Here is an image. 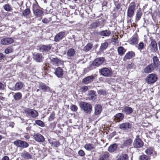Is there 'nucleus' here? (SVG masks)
Wrapping results in <instances>:
<instances>
[{"instance_id": "23", "label": "nucleus", "mask_w": 160, "mask_h": 160, "mask_svg": "<svg viewBox=\"0 0 160 160\" xmlns=\"http://www.w3.org/2000/svg\"><path fill=\"white\" fill-rule=\"evenodd\" d=\"M135 53L132 51L129 52L127 53L124 57L123 60L126 61L128 59H130L134 57L135 56Z\"/></svg>"}, {"instance_id": "35", "label": "nucleus", "mask_w": 160, "mask_h": 160, "mask_svg": "<svg viewBox=\"0 0 160 160\" xmlns=\"http://www.w3.org/2000/svg\"><path fill=\"white\" fill-rule=\"evenodd\" d=\"M142 14V13L140 9L138 10L136 14V20L137 21H139L141 18Z\"/></svg>"}, {"instance_id": "55", "label": "nucleus", "mask_w": 160, "mask_h": 160, "mask_svg": "<svg viewBox=\"0 0 160 160\" xmlns=\"http://www.w3.org/2000/svg\"><path fill=\"white\" fill-rule=\"evenodd\" d=\"M78 154L81 156L83 157L85 155V153L84 151L82 150H79L78 152Z\"/></svg>"}, {"instance_id": "26", "label": "nucleus", "mask_w": 160, "mask_h": 160, "mask_svg": "<svg viewBox=\"0 0 160 160\" xmlns=\"http://www.w3.org/2000/svg\"><path fill=\"white\" fill-rule=\"evenodd\" d=\"M89 98L90 100L94 101L96 99V95L95 92L93 90H91L89 92Z\"/></svg>"}, {"instance_id": "25", "label": "nucleus", "mask_w": 160, "mask_h": 160, "mask_svg": "<svg viewBox=\"0 0 160 160\" xmlns=\"http://www.w3.org/2000/svg\"><path fill=\"white\" fill-rule=\"evenodd\" d=\"M23 84L22 83L20 82H17L14 88H9L12 90H20L22 87Z\"/></svg>"}, {"instance_id": "56", "label": "nucleus", "mask_w": 160, "mask_h": 160, "mask_svg": "<svg viewBox=\"0 0 160 160\" xmlns=\"http://www.w3.org/2000/svg\"><path fill=\"white\" fill-rule=\"evenodd\" d=\"M134 67V65L133 63H131L130 64H128L127 67V68L128 69H131L133 68Z\"/></svg>"}, {"instance_id": "63", "label": "nucleus", "mask_w": 160, "mask_h": 160, "mask_svg": "<svg viewBox=\"0 0 160 160\" xmlns=\"http://www.w3.org/2000/svg\"><path fill=\"white\" fill-rule=\"evenodd\" d=\"M24 137L26 139H29L30 138V136L27 134H26L24 135Z\"/></svg>"}, {"instance_id": "45", "label": "nucleus", "mask_w": 160, "mask_h": 160, "mask_svg": "<svg viewBox=\"0 0 160 160\" xmlns=\"http://www.w3.org/2000/svg\"><path fill=\"white\" fill-rule=\"evenodd\" d=\"M144 47V43L143 42H140L138 44V49L139 50H141L143 49Z\"/></svg>"}, {"instance_id": "18", "label": "nucleus", "mask_w": 160, "mask_h": 160, "mask_svg": "<svg viewBox=\"0 0 160 160\" xmlns=\"http://www.w3.org/2000/svg\"><path fill=\"white\" fill-rule=\"evenodd\" d=\"M54 74L58 78H62L63 74V70L61 68L58 67L55 69Z\"/></svg>"}, {"instance_id": "44", "label": "nucleus", "mask_w": 160, "mask_h": 160, "mask_svg": "<svg viewBox=\"0 0 160 160\" xmlns=\"http://www.w3.org/2000/svg\"><path fill=\"white\" fill-rule=\"evenodd\" d=\"M108 46V43L107 42H105L104 43H102L100 47V50L101 51H103L107 48Z\"/></svg>"}, {"instance_id": "27", "label": "nucleus", "mask_w": 160, "mask_h": 160, "mask_svg": "<svg viewBox=\"0 0 160 160\" xmlns=\"http://www.w3.org/2000/svg\"><path fill=\"white\" fill-rule=\"evenodd\" d=\"M94 109V113L95 115H98L101 113L102 111V107L100 105H96L95 106Z\"/></svg>"}, {"instance_id": "5", "label": "nucleus", "mask_w": 160, "mask_h": 160, "mask_svg": "<svg viewBox=\"0 0 160 160\" xmlns=\"http://www.w3.org/2000/svg\"><path fill=\"white\" fill-rule=\"evenodd\" d=\"M158 79L157 75L155 74L152 73L149 74L146 77V82L148 84H152L155 82Z\"/></svg>"}, {"instance_id": "38", "label": "nucleus", "mask_w": 160, "mask_h": 160, "mask_svg": "<svg viewBox=\"0 0 160 160\" xmlns=\"http://www.w3.org/2000/svg\"><path fill=\"white\" fill-rule=\"evenodd\" d=\"M22 97V94L21 93L19 92L15 93L14 95V98L16 101L19 100Z\"/></svg>"}, {"instance_id": "29", "label": "nucleus", "mask_w": 160, "mask_h": 160, "mask_svg": "<svg viewBox=\"0 0 160 160\" xmlns=\"http://www.w3.org/2000/svg\"><path fill=\"white\" fill-rule=\"evenodd\" d=\"M133 109L132 108L128 107H125L123 108V111L127 115H129L133 112Z\"/></svg>"}, {"instance_id": "20", "label": "nucleus", "mask_w": 160, "mask_h": 160, "mask_svg": "<svg viewBox=\"0 0 160 160\" xmlns=\"http://www.w3.org/2000/svg\"><path fill=\"white\" fill-rule=\"evenodd\" d=\"M124 117L123 114L121 113H119L114 116V120L116 122H119L122 120Z\"/></svg>"}, {"instance_id": "12", "label": "nucleus", "mask_w": 160, "mask_h": 160, "mask_svg": "<svg viewBox=\"0 0 160 160\" xmlns=\"http://www.w3.org/2000/svg\"><path fill=\"white\" fill-rule=\"evenodd\" d=\"M33 137L34 140L38 142H42L45 140L44 137L39 133L35 134H34Z\"/></svg>"}, {"instance_id": "61", "label": "nucleus", "mask_w": 160, "mask_h": 160, "mask_svg": "<svg viewBox=\"0 0 160 160\" xmlns=\"http://www.w3.org/2000/svg\"><path fill=\"white\" fill-rule=\"evenodd\" d=\"M1 160H9V158L8 156H5L2 158Z\"/></svg>"}, {"instance_id": "64", "label": "nucleus", "mask_w": 160, "mask_h": 160, "mask_svg": "<svg viewBox=\"0 0 160 160\" xmlns=\"http://www.w3.org/2000/svg\"><path fill=\"white\" fill-rule=\"evenodd\" d=\"M3 58V55L2 53H0V60H2Z\"/></svg>"}, {"instance_id": "32", "label": "nucleus", "mask_w": 160, "mask_h": 160, "mask_svg": "<svg viewBox=\"0 0 160 160\" xmlns=\"http://www.w3.org/2000/svg\"><path fill=\"white\" fill-rule=\"evenodd\" d=\"M85 149L88 151H91L95 149V147L93 144L88 143L84 146Z\"/></svg>"}, {"instance_id": "10", "label": "nucleus", "mask_w": 160, "mask_h": 160, "mask_svg": "<svg viewBox=\"0 0 160 160\" xmlns=\"http://www.w3.org/2000/svg\"><path fill=\"white\" fill-rule=\"evenodd\" d=\"M51 62L53 65L56 66H60L63 63V61L57 58H50Z\"/></svg>"}, {"instance_id": "37", "label": "nucleus", "mask_w": 160, "mask_h": 160, "mask_svg": "<svg viewBox=\"0 0 160 160\" xmlns=\"http://www.w3.org/2000/svg\"><path fill=\"white\" fill-rule=\"evenodd\" d=\"M118 50L119 54L120 56L123 55L126 52L125 49L122 47H119Z\"/></svg>"}, {"instance_id": "57", "label": "nucleus", "mask_w": 160, "mask_h": 160, "mask_svg": "<svg viewBox=\"0 0 160 160\" xmlns=\"http://www.w3.org/2000/svg\"><path fill=\"white\" fill-rule=\"evenodd\" d=\"M91 25L92 28H95L98 27H99V25H98L96 22L93 23Z\"/></svg>"}, {"instance_id": "53", "label": "nucleus", "mask_w": 160, "mask_h": 160, "mask_svg": "<svg viewBox=\"0 0 160 160\" xmlns=\"http://www.w3.org/2000/svg\"><path fill=\"white\" fill-rule=\"evenodd\" d=\"M78 107L77 106L75 105H72L71 106V109L72 111L73 112H76L78 110Z\"/></svg>"}, {"instance_id": "54", "label": "nucleus", "mask_w": 160, "mask_h": 160, "mask_svg": "<svg viewBox=\"0 0 160 160\" xmlns=\"http://www.w3.org/2000/svg\"><path fill=\"white\" fill-rule=\"evenodd\" d=\"M55 118V114L54 112H52L50 115L49 118V121H51L53 120Z\"/></svg>"}, {"instance_id": "3", "label": "nucleus", "mask_w": 160, "mask_h": 160, "mask_svg": "<svg viewBox=\"0 0 160 160\" xmlns=\"http://www.w3.org/2000/svg\"><path fill=\"white\" fill-rule=\"evenodd\" d=\"M148 52L150 53H155L158 50L157 44L156 41L151 39V42L148 48Z\"/></svg>"}, {"instance_id": "1", "label": "nucleus", "mask_w": 160, "mask_h": 160, "mask_svg": "<svg viewBox=\"0 0 160 160\" xmlns=\"http://www.w3.org/2000/svg\"><path fill=\"white\" fill-rule=\"evenodd\" d=\"M135 7L136 4L134 2L131 3L128 6L127 11V17L128 18H130V19L127 21V22L128 23H131V19L132 18L134 15Z\"/></svg>"}, {"instance_id": "41", "label": "nucleus", "mask_w": 160, "mask_h": 160, "mask_svg": "<svg viewBox=\"0 0 160 160\" xmlns=\"http://www.w3.org/2000/svg\"><path fill=\"white\" fill-rule=\"evenodd\" d=\"M50 143L54 147H59L60 145L59 142L56 141L54 139L53 140L51 141H50Z\"/></svg>"}, {"instance_id": "48", "label": "nucleus", "mask_w": 160, "mask_h": 160, "mask_svg": "<svg viewBox=\"0 0 160 160\" xmlns=\"http://www.w3.org/2000/svg\"><path fill=\"white\" fill-rule=\"evenodd\" d=\"M148 157L145 155H141L139 158V159L140 160H148Z\"/></svg>"}, {"instance_id": "9", "label": "nucleus", "mask_w": 160, "mask_h": 160, "mask_svg": "<svg viewBox=\"0 0 160 160\" xmlns=\"http://www.w3.org/2000/svg\"><path fill=\"white\" fill-rule=\"evenodd\" d=\"M105 60L103 57L97 58L93 61L92 63V65L94 66H99L103 63Z\"/></svg>"}, {"instance_id": "60", "label": "nucleus", "mask_w": 160, "mask_h": 160, "mask_svg": "<svg viewBox=\"0 0 160 160\" xmlns=\"http://www.w3.org/2000/svg\"><path fill=\"white\" fill-rule=\"evenodd\" d=\"M5 85L2 82H0V89L3 90L5 88Z\"/></svg>"}, {"instance_id": "4", "label": "nucleus", "mask_w": 160, "mask_h": 160, "mask_svg": "<svg viewBox=\"0 0 160 160\" xmlns=\"http://www.w3.org/2000/svg\"><path fill=\"white\" fill-rule=\"evenodd\" d=\"M39 7L37 4L33 5L32 9L34 14L37 17H41L43 15V12L39 8Z\"/></svg>"}, {"instance_id": "24", "label": "nucleus", "mask_w": 160, "mask_h": 160, "mask_svg": "<svg viewBox=\"0 0 160 160\" xmlns=\"http://www.w3.org/2000/svg\"><path fill=\"white\" fill-rule=\"evenodd\" d=\"M138 36L137 35L133 36L129 40L130 44L132 45L137 44L138 43Z\"/></svg>"}, {"instance_id": "17", "label": "nucleus", "mask_w": 160, "mask_h": 160, "mask_svg": "<svg viewBox=\"0 0 160 160\" xmlns=\"http://www.w3.org/2000/svg\"><path fill=\"white\" fill-rule=\"evenodd\" d=\"M155 68L154 67L152 64H151L146 67L144 69V72L145 73H148L151 72Z\"/></svg>"}, {"instance_id": "8", "label": "nucleus", "mask_w": 160, "mask_h": 160, "mask_svg": "<svg viewBox=\"0 0 160 160\" xmlns=\"http://www.w3.org/2000/svg\"><path fill=\"white\" fill-rule=\"evenodd\" d=\"M13 144L17 147L22 148H26L28 147L29 144L26 142L21 140H16Z\"/></svg>"}, {"instance_id": "11", "label": "nucleus", "mask_w": 160, "mask_h": 160, "mask_svg": "<svg viewBox=\"0 0 160 160\" xmlns=\"http://www.w3.org/2000/svg\"><path fill=\"white\" fill-rule=\"evenodd\" d=\"M65 35L64 31L60 32L55 36L54 41L55 42H58L65 37Z\"/></svg>"}, {"instance_id": "31", "label": "nucleus", "mask_w": 160, "mask_h": 160, "mask_svg": "<svg viewBox=\"0 0 160 160\" xmlns=\"http://www.w3.org/2000/svg\"><path fill=\"white\" fill-rule=\"evenodd\" d=\"M111 34L110 31L108 30H105L99 32V34L100 35L104 37H108Z\"/></svg>"}, {"instance_id": "47", "label": "nucleus", "mask_w": 160, "mask_h": 160, "mask_svg": "<svg viewBox=\"0 0 160 160\" xmlns=\"http://www.w3.org/2000/svg\"><path fill=\"white\" fill-rule=\"evenodd\" d=\"M30 12V10L29 8H27L23 11L22 14L24 16L28 15Z\"/></svg>"}, {"instance_id": "49", "label": "nucleus", "mask_w": 160, "mask_h": 160, "mask_svg": "<svg viewBox=\"0 0 160 160\" xmlns=\"http://www.w3.org/2000/svg\"><path fill=\"white\" fill-rule=\"evenodd\" d=\"M4 8L7 11H10L11 10L10 6L8 4H6L4 6Z\"/></svg>"}, {"instance_id": "6", "label": "nucleus", "mask_w": 160, "mask_h": 160, "mask_svg": "<svg viewBox=\"0 0 160 160\" xmlns=\"http://www.w3.org/2000/svg\"><path fill=\"white\" fill-rule=\"evenodd\" d=\"M144 144V143L142 140L139 138L138 136H137L136 138L134 140L133 145L135 148H139L142 147Z\"/></svg>"}, {"instance_id": "28", "label": "nucleus", "mask_w": 160, "mask_h": 160, "mask_svg": "<svg viewBox=\"0 0 160 160\" xmlns=\"http://www.w3.org/2000/svg\"><path fill=\"white\" fill-rule=\"evenodd\" d=\"M51 49V46L50 45H43L40 48V50L41 52H47L49 51Z\"/></svg>"}, {"instance_id": "59", "label": "nucleus", "mask_w": 160, "mask_h": 160, "mask_svg": "<svg viewBox=\"0 0 160 160\" xmlns=\"http://www.w3.org/2000/svg\"><path fill=\"white\" fill-rule=\"evenodd\" d=\"M98 25H99V26H103V25L101 23V21L99 19L97 20L96 21Z\"/></svg>"}, {"instance_id": "34", "label": "nucleus", "mask_w": 160, "mask_h": 160, "mask_svg": "<svg viewBox=\"0 0 160 160\" xmlns=\"http://www.w3.org/2000/svg\"><path fill=\"white\" fill-rule=\"evenodd\" d=\"M117 148V145L116 143L111 145L108 148V151L110 152H113Z\"/></svg>"}, {"instance_id": "19", "label": "nucleus", "mask_w": 160, "mask_h": 160, "mask_svg": "<svg viewBox=\"0 0 160 160\" xmlns=\"http://www.w3.org/2000/svg\"><path fill=\"white\" fill-rule=\"evenodd\" d=\"M110 159L111 158L109 153L107 152H105L100 157L99 160H110Z\"/></svg>"}, {"instance_id": "14", "label": "nucleus", "mask_w": 160, "mask_h": 160, "mask_svg": "<svg viewBox=\"0 0 160 160\" xmlns=\"http://www.w3.org/2000/svg\"><path fill=\"white\" fill-rule=\"evenodd\" d=\"M33 58L36 62H42L43 58L42 54L40 53L33 54Z\"/></svg>"}, {"instance_id": "62", "label": "nucleus", "mask_w": 160, "mask_h": 160, "mask_svg": "<svg viewBox=\"0 0 160 160\" xmlns=\"http://www.w3.org/2000/svg\"><path fill=\"white\" fill-rule=\"evenodd\" d=\"M100 19V20H101V23L103 25V26L104 25V22H105V19H104L103 18H101L100 19Z\"/></svg>"}, {"instance_id": "39", "label": "nucleus", "mask_w": 160, "mask_h": 160, "mask_svg": "<svg viewBox=\"0 0 160 160\" xmlns=\"http://www.w3.org/2000/svg\"><path fill=\"white\" fill-rule=\"evenodd\" d=\"M48 88V87L46 85L43 83H41L39 85V88L40 89H42L43 92L46 91Z\"/></svg>"}, {"instance_id": "36", "label": "nucleus", "mask_w": 160, "mask_h": 160, "mask_svg": "<svg viewBox=\"0 0 160 160\" xmlns=\"http://www.w3.org/2000/svg\"><path fill=\"white\" fill-rule=\"evenodd\" d=\"M92 47V45L90 43H88L83 48V50L85 52H87L91 50Z\"/></svg>"}, {"instance_id": "58", "label": "nucleus", "mask_w": 160, "mask_h": 160, "mask_svg": "<svg viewBox=\"0 0 160 160\" xmlns=\"http://www.w3.org/2000/svg\"><path fill=\"white\" fill-rule=\"evenodd\" d=\"M50 21V20H49L46 18H44L42 20V22L44 23H48Z\"/></svg>"}, {"instance_id": "21", "label": "nucleus", "mask_w": 160, "mask_h": 160, "mask_svg": "<svg viewBox=\"0 0 160 160\" xmlns=\"http://www.w3.org/2000/svg\"><path fill=\"white\" fill-rule=\"evenodd\" d=\"M132 143V139L128 138L125 141L123 144L121 145V148H123L125 147H128L131 146Z\"/></svg>"}, {"instance_id": "30", "label": "nucleus", "mask_w": 160, "mask_h": 160, "mask_svg": "<svg viewBox=\"0 0 160 160\" xmlns=\"http://www.w3.org/2000/svg\"><path fill=\"white\" fill-rule=\"evenodd\" d=\"M153 63L154 67L156 68L160 65V62L157 56H154L153 58Z\"/></svg>"}, {"instance_id": "33", "label": "nucleus", "mask_w": 160, "mask_h": 160, "mask_svg": "<svg viewBox=\"0 0 160 160\" xmlns=\"http://www.w3.org/2000/svg\"><path fill=\"white\" fill-rule=\"evenodd\" d=\"M21 156L25 159H29L32 158V155L28 152H24L21 153Z\"/></svg>"}, {"instance_id": "52", "label": "nucleus", "mask_w": 160, "mask_h": 160, "mask_svg": "<svg viewBox=\"0 0 160 160\" xmlns=\"http://www.w3.org/2000/svg\"><path fill=\"white\" fill-rule=\"evenodd\" d=\"M12 52V49L11 48H8L6 49L5 51V52L6 54H8Z\"/></svg>"}, {"instance_id": "50", "label": "nucleus", "mask_w": 160, "mask_h": 160, "mask_svg": "<svg viewBox=\"0 0 160 160\" xmlns=\"http://www.w3.org/2000/svg\"><path fill=\"white\" fill-rule=\"evenodd\" d=\"M98 94L100 95H104L106 93V91L103 89H101L98 91Z\"/></svg>"}, {"instance_id": "15", "label": "nucleus", "mask_w": 160, "mask_h": 160, "mask_svg": "<svg viewBox=\"0 0 160 160\" xmlns=\"http://www.w3.org/2000/svg\"><path fill=\"white\" fill-rule=\"evenodd\" d=\"M95 79V77L93 75L88 76L84 78L82 80V82L85 84H88L92 82Z\"/></svg>"}, {"instance_id": "22", "label": "nucleus", "mask_w": 160, "mask_h": 160, "mask_svg": "<svg viewBox=\"0 0 160 160\" xmlns=\"http://www.w3.org/2000/svg\"><path fill=\"white\" fill-rule=\"evenodd\" d=\"M119 128L123 130H128L131 128V125L128 122H126L120 124Z\"/></svg>"}, {"instance_id": "40", "label": "nucleus", "mask_w": 160, "mask_h": 160, "mask_svg": "<svg viewBox=\"0 0 160 160\" xmlns=\"http://www.w3.org/2000/svg\"><path fill=\"white\" fill-rule=\"evenodd\" d=\"M75 53L74 50L73 48L69 49L67 52V55L69 57H71L74 55Z\"/></svg>"}, {"instance_id": "42", "label": "nucleus", "mask_w": 160, "mask_h": 160, "mask_svg": "<svg viewBox=\"0 0 160 160\" xmlns=\"http://www.w3.org/2000/svg\"><path fill=\"white\" fill-rule=\"evenodd\" d=\"M154 150L153 148H147L145 151L146 153L148 155H151L153 154Z\"/></svg>"}, {"instance_id": "46", "label": "nucleus", "mask_w": 160, "mask_h": 160, "mask_svg": "<svg viewBox=\"0 0 160 160\" xmlns=\"http://www.w3.org/2000/svg\"><path fill=\"white\" fill-rule=\"evenodd\" d=\"M35 123L38 126L41 127H43L44 126V123L41 120H38L35 121Z\"/></svg>"}, {"instance_id": "13", "label": "nucleus", "mask_w": 160, "mask_h": 160, "mask_svg": "<svg viewBox=\"0 0 160 160\" xmlns=\"http://www.w3.org/2000/svg\"><path fill=\"white\" fill-rule=\"evenodd\" d=\"M25 112H27L29 116L33 117L36 118L38 116V113L36 111L32 109L28 108L25 110Z\"/></svg>"}, {"instance_id": "7", "label": "nucleus", "mask_w": 160, "mask_h": 160, "mask_svg": "<svg viewBox=\"0 0 160 160\" xmlns=\"http://www.w3.org/2000/svg\"><path fill=\"white\" fill-rule=\"evenodd\" d=\"M99 72L101 75L106 77H109L112 74L111 70L107 68H101Z\"/></svg>"}, {"instance_id": "16", "label": "nucleus", "mask_w": 160, "mask_h": 160, "mask_svg": "<svg viewBox=\"0 0 160 160\" xmlns=\"http://www.w3.org/2000/svg\"><path fill=\"white\" fill-rule=\"evenodd\" d=\"M13 42L12 39L11 38H6L2 39L1 43L2 45H8L12 43Z\"/></svg>"}, {"instance_id": "2", "label": "nucleus", "mask_w": 160, "mask_h": 160, "mask_svg": "<svg viewBox=\"0 0 160 160\" xmlns=\"http://www.w3.org/2000/svg\"><path fill=\"white\" fill-rule=\"evenodd\" d=\"M79 105L82 110L86 113H90L92 110V106L89 103L82 101L79 103Z\"/></svg>"}, {"instance_id": "51", "label": "nucleus", "mask_w": 160, "mask_h": 160, "mask_svg": "<svg viewBox=\"0 0 160 160\" xmlns=\"http://www.w3.org/2000/svg\"><path fill=\"white\" fill-rule=\"evenodd\" d=\"M89 86H84L82 87L81 88V90L82 92H85L87 91L88 89V87Z\"/></svg>"}, {"instance_id": "43", "label": "nucleus", "mask_w": 160, "mask_h": 160, "mask_svg": "<svg viewBox=\"0 0 160 160\" xmlns=\"http://www.w3.org/2000/svg\"><path fill=\"white\" fill-rule=\"evenodd\" d=\"M128 158L127 155L125 154H122L117 160H127Z\"/></svg>"}]
</instances>
